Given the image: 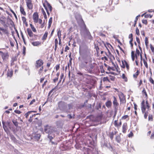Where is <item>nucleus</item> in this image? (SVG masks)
<instances>
[{
  "label": "nucleus",
  "mask_w": 154,
  "mask_h": 154,
  "mask_svg": "<svg viewBox=\"0 0 154 154\" xmlns=\"http://www.w3.org/2000/svg\"><path fill=\"white\" fill-rule=\"evenodd\" d=\"M47 6L48 7V8L49 10L51 12L52 11V7L51 6L49 3H48Z\"/></svg>",
  "instance_id": "31"
},
{
  "label": "nucleus",
  "mask_w": 154,
  "mask_h": 154,
  "mask_svg": "<svg viewBox=\"0 0 154 154\" xmlns=\"http://www.w3.org/2000/svg\"><path fill=\"white\" fill-rule=\"evenodd\" d=\"M110 137L111 140H112L113 138V134H111L110 135Z\"/></svg>",
  "instance_id": "59"
},
{
  "label": "nucleus",
  "mask_w": 154,
  "mask_h": 154,
  "mask_svg": "<svg viewBox=\"0 0 154 154\" xmlns=\"http://www.w3.org/2000/svg\"><path fill=\"white\" fill-rule=\"evenodd\" d=\"M10 11L14 15L15 17L17 18V16L16 14H15V12L13 11L11 9Z\"/></svg>",
  "instance_id": "44"
},
{
  "label": "nucleus",
  "mask_w": 154,
  "mask_h": 154,
  "mask_svg": "<svg viewBox=\"0 0 154 154\" xmlns=\"http://www.w3.org/2000/svg\"><path fill=\"white\" fill-rule=\"evenodd\" d=\"M12 72H10V73H8V76H10L11 77L12 76Z\"/></svg>",
  "instance_id": "64"
},
{
  "label": "nucleus",
  "mask_w": 154,
  "mask_h": 154,
  "mask_svg": "<svg viewBox=\"0 0 154 154\" xmlns=\"http://www.w3.org/2000/svg\"><path fill=\"white\" fill-rule=\"evenodd\" d=\"M58 77H57L56 78H55V79H54L53 80V81H54V82H56L58 80Z\"/></svg>",
  "instance_id": "58"
},
{
  "label": "nucleus",
  "mask_w": 154,
  "mask_h": 154,
  "mask_svg": "<svg viewBox=\"0 0 154 154\" xmlns=\"http://www.w3.org/2000/svg\"><path fill=\"white\" fill-rule=\"evenodd\" d=\"M60 68V66L59 65H57L56 66V69L57 70L59 69Z\"/></svg>",
  "instance_id": "61"
},
{
  "label": "nucleus",
  "mask_w": 154,
  "mask_h": 154,
  "mask_svg": "<svg viewBox=\"0 0 154 154\" xmlns=\"http://www.w3.org/2000/svg\"><path fill=\"white\" fill-rule=\"evenodd\" d=\"M12 122L16 127H18V123L17 121L15 120H13L12 121Z\"/></svg>",
  "instance_id": "22"
},
{
  "label": "nucleus",
  "mask_w": 154,
  "mask_h": 154,
  "mask_svg": "<svg viewBox=\"0 0 154 154\" xmlns=\"http://www.w3.org/2000/svg\"><path fill=\"white\" fill-rule=\"evenodd\" d=\"M149 82L151 83L152 84H154V81L150 77L149 78Z\"/></svg>",
  "instance_id": "42"
},
{
  "label": "nucleus",
  "mask_w": 154,
  "mask_h": 154,
  "mask_svg": "<svg viewBox=\"0 0 154 154\" xmlns=\"http://www.w3.org/2000/svg\"><path fill=\"white\" fill-rule=\"evenodd\" d=\"M116 140L118 142L120 143L121 140L120 137L119 136H117L116 137Z\"/></svg>",
  "instance_id": "24"
},
{
  "label": "nucleus",
  "mask_w": 154,
  "mask_h": 154,
  "mask_svg": "<svg viewBox=\"0 0 154 154\" xmlns=\"http://www.w3.org/2000/svg\"><path fill=\"white\" fill-rule=\"evenodd\" d=\"M20 11L21 13L23 15H26V13L24 11V8L22 6H20Z\"/></svg>",
  "instance_id": "19"
},
{
  "label": "nucleus",
  "mask_w": 154,
  "mask_h": 154,
  "mask_svg": "<svg viewBox=\"0 0 154 154\" xmlns=\"http://www.w3.org/2000/svg\"><path fill=\"white\" fill-rule=\"evenodd\" d=\"M14 112L17 114H20L21 113V112L18 110H15Z\"/></svg>",
  "instance_id": "53"
},
{
  "label": "nucleus",
  "mask_w": 154,
  "mask_h": 154,
  "mask_svg": "<svg viewBox=\"0 0 154 154\" xmlns=\"http://www.w3.org/2000/svg\"><path fill=\"white\" fill-rule=\"evenodd\" d=\"M139 72L138 70L136 72L135 74H134L133 75V77L134 78H137V76L139 75Z\"/></svg>",
  "instance_id": "27"
},
{
  "label": "nucleus",
  "mask_w": 154,
  "mask_h": 154,
  "mask_svg": "<svg viewBox=\"0 0 154 154\" xmlns=\"http://www.w3.org/2000/svg\"><path fill=\"white\" fill-rule=\"evenodd\" d=\"M55 50H56L57 45L58 44V40L57 39H56L55 40Z\"/></svg>",
  "instance_id": "30"
},
{
  "label": "nucleus",
  "mask_w": 154,
  "mask_h": 154,
  "mask_svg": "<svg viewBox=\"0 0 154 154\" xmlns=\"http://www.w3.org/2000/svg\"><path fill=\"white\" fill-rule=\"evenodd\" d=\"M114 125L116 127H118V124L117 123V121L115 120L114 122Z\"/></svg>",
  "instance_id": "47"
},
{
  "label": "nucleus",
  "mask_w": 154,
  "mask_h": 154,
  "mask_svg": "<svg viewBox=\"0 0 154 154\" xmlns=\"http://www.w3.org/2000/svg\"><path fill=\"white\" fill-rule=\"evenodd\" d=\"M140 15H138L136 17V18H135V20H134V22H135V23H136L137 21V20H138V18L140 17Z\"/></svg>",
  "instance_id": "48"
},
{
  "label": "nucleus",
  "mask_w": 154,
  "mask_h": 154,
  "mask_svg": "<svg viewBox=\"0 0 154 154\" xmlns=\"http://www.w3.org/2000/svg\"><path fill=\"white\" fill-rule=\"evenodd\" d=\"M136 41H137V43L139 44H140V39H139V38L138 37H136Z\"/></svg>",
  "instance_id": "51"
},
{
  "label": "nucleus",
  "mask_w": 154,
  "mask_h": 154,
  "mask_svg": "<svg viewBox=\"0 0 154 154\" xmlns=\"http://www.w3.org/2000/svg\"><path fill=\"white\" fill-rule=\"evenodd\" d=\"M56 128L54 127L46 125L45 127V131L48 134L53 135L54 132L56 131Z\"/></svg>",
  "instance_id": "3"
},
{
  "label": "nucleus",
  "mask_w": 154,
  "mask_h": 154,
  "mask_svg": "<svg viewBox=\"0 0 154 154\" xmlns=\"http://www.w3.org/2000/svg\"><path fill=\"white\" fill-rule=\"evenodd\" d=\"M35 99H33L30 103V105L32 104L34 102H35Z\"/></svg>",
  "instance_id": "63"
},
{
  "label": "nucleus",
  "mask_w": 154,
  "mask_h": 154,
  "mask_svg": "<svg viewBox=\"0 0 154 154\" xmlns=\"http://www.w3.org/2000/svg\"><path fill=\"white\" fill-rule=\"evenodd\" d=\"M26 49V48L25 47V46H23V53L24 54H25V53Z\"/></svg>",
  "instance_id": "50"
},
{
  "label": "nucleus",
  "mask_w": 154,
  "mask_h": 154,
  "mask_svg": "<svg viewBox=\"0 0 154 154\" xmlns=\"http://www.w3.org/2000/svg\"><path fill=\"white\" fill-rule=\"evenodd\" d=\"M146 107L147 109H149V108L150 107V106L149 105L148 101L146 100Z\"/></svg>",
  "instance_id": "36"
},
{
  "label": "nucleus",
  "mask_w": 154,
  "mask_h": 154,
  "mask_svg": "<svg viewBox=\"0 0 154 154\" xmlns=\"http://www.w3.org/2000/svg\"><path fill=\"white\" fill-rule=\"evenodd\" d=\"M142 93L143 94H144L146 96H147V94H146V91L145 89H143L142 91Z\"/></svg>",
  "instance_id": "52"
},
{
  "label": "nucleus",
  "mask_w": 154,
  "mask_h": 154,
  "mask_svg": "<svg viewBox=\"0 0 154 154\" xmlns=\"http://www.w3.org/2000/svg\"><path fill=\"white\" fill-rule=\"evenodd\" d=\"M54 134H53V135H51V134H48V138L50 139V141H51V140L53 138V136H54Z\"/></svg>",
  "instance_id": "28"
},
{
  "label": "nucleus",
  "mask_w": 154,
  "mask_h": 154,
  "mask_svg": "<svg viewBox=\"0 0 154 154\" xmlns=\"http://www.w3.org/2000/svg\"><path fill=\"white\" fill-rule=\"evenodd\" d=\"M128 117V116L127 115H125L122 117V119H125L127 118Z\"/></svg>",
  "instance_id": "45"
},
{
  "label": "nucleus",
  "mask_w": 154,
  "mask_h": 154,
  "mask_svg": "<svg viewBox=\"0 0 154 154\" xmlns=\"http://www.w3.org/2000/svg\"><path fill=\"white\" fill-rule=\"evenodd\" d=\"M122 64H125V66H126L127 69L128 70L129 69V65L126 61L125 60H122Z\"/></svg>",
  "instance_id": "16"
},
{
  "label": "nucleus",
  "mask_w": 154,
  "mask_h": 154,
  "mask_svg": "<svg viewBox=\"0 0 154 154\" xmlns=\"http://www.w3.org/2000/svg\"><path fill=\"white\" fill-rule=\"evenodd\" d=\"M64 76V75L63 74H62L60 75V79L59 80V81L58 83V84L60 83L61 82L62 79L63 78Z\"/></svg>",
  "instance_id": "34"
},
{
  "label": "nucleus",
  "mask_w": 154,
  "mask_h": 154,
  "mask_svg": "<svg viewBox=\"0 0 154 154\" xmlns=\"http://www.w3.org/2000/svg\"><path fill=\"white\" fill-rule=\"evenodd\" d=\"M3 128L5 131L7 132L8 131V128L11 129L12 128V124L9 122H2Z\"/></svg>",
  "instance_id": "4"
},
{
  "label": "nucleus",
  "mask_w": 154,
  "mask_h": 154,
  "mask_svg": "<svg viewBox=\"0 0 154 154\" xmlns=\"http://www.w3.org/2000/svg\"><path fill=\"white\" fill-rule=\"evenodd\" d=\"M144 103L145 102L144 100H143L141 103V110L143 113H144L146 110V106L144 104Z\"/></svg>",
  "instance_id": "11"
},
{
  "label": "nucleus",
  "mask_w": 154,
  "mask_h": 154,
  "mask_svg": "<svg viewBox=\"0 0 154 154\" xmlns=\"http://www.w3.org/2000/svg\"><path fill=\"white\" fill-rule=\"evenodd\" d=\"M27 31L28 34L30 37H32L34 35L35 38V39H36V35H33L32 32L30 29L29 28L27 29Z\"/></svg>",
  "instance_id": "10"
},
{
  "label": "nucleus",
  "mask_w": 154,
  "mask_h": 154,
  "mask_svg": "<svg viewBox=\"0 0 154 154\" xmlns=\"http://www.w3.org/2000/svg\"><path fill=\"white\" fill-rule=\"evenodd\" d=\"M48 35V33L47 32H45V34L44 35L43 37H42V40H45L47 38V36Z\"/></svg>",
  "instance_id": "21"
},
{
  "label": "nucleus",
  "mask_w": 154,
  "mask_h": 154,
  "mask_svg": "<svg viewBox=\"0 0 154 154\" xmlns=\"http://www.w3.org/2000/svg\"><path fill=\"white\" fill-rule=\"evenodd\" d=\"M30 26L31 27V28L32 29V30L34 32H36V30L35 29V28L31 24H30Z\"/></svg>",
  "instance_id": "25"
},
{
  "label": "nucleus",
  "mask_w": 154,
  "mask_h": 154,
  "mask_svg": "<svg viewBox=\"0 0 154 154\" xmlns=\"http://www.w3.org/2000/svg\"><path fill=\"white\" fill-rule=\"evenodd\" d=\"M127 128V125L126 123H124L122 126V132L125 133L126 132V130Z\"/></svg>",
  "instance_id": "12"
},
{
  "label": "nucleus",
  "mask_w": 154,
  "mask_h": 154,
  "mask_svg": "<svg viewBox=\"0 0 154 154\" xmlns=\"http://www.w3.org/2000/svg\"><path fill=\"white\" fill-rule=\"evenodd\" d=\"M122 77L123 79H124L125 80L126 79H127L125 77V75L124 74H122Z\"/></svg>",
  "instance_id": "60"
},
{
  "label": "nucleus",
  "mask_w": 154,
  "mask_h": 154,
  "mask_svg": "<svg viewBox=\"0 0 154 154\" xmlns=\"http://www.w3.org/2000/svg\"><path fill=\"white\" fill-rule=\"evenodd\" d=\"M150 48L152 52L154 53V48L151 45Z\"/></svg>",
  "instance_id": "62"
},
{
  "label": "nucleus",
  "mask_w": 154,
  "mask_h": 154,
  "mask_svg": "<svg viewBox=\"0 0 154 154\" xmlns=\"http://www.w3.org/2000/svg\"><path fill=\"white\" fill-rule=\"evenodd\" d=\"M104 146L109 148L111 151L113 149L112 147L111 146L110 144L109 143H105L104 144Z\"/></svg>",
  "instance_id": "13"
},
{
  "label": "nucleus",
  "mask_w": 154,
  "mask_h": 154,
  "mask_svg": "<svg viewBox=\"0 0 154 154\" xmlns=\"http://www.w3.org/2000/svg\"><path fill=\"white\" fill-rule=\"evenodd\" d=\"M131 56L133 61H134L135 58L134 54V51H132L131 53Z\"/></svg>",
  "instance_id": "26"
},
{
  "label": "nucleus",
  "mask_w": 154,
  "mask_h": 154,
  "mask_svg": "<svg viewBox=\"0 0 154 154\" xmlns=\"http://www.w3.org/2000/svg\"><path fill=\"white\" fill-rule=\"evenodd\" d=\"M103 80L104 82L106 81H108L109 82V79H108V78L107 77H104L103 78Z\"/></svg>",
  "instance_id": "40"
},
{
  "label": "nucleus",
  "mask_w": 154,
  "mask_h": 154,
  "mask_svg": "<svg viewBox=\"0 0 154 154\" xmlns=\"http://www.w3.org/2000/svg\"><path fill=\"white\" fill-rule=\"evenodd\" d=\"M43 66L41 67V68L38 70V73L39 74H40L42 72V71L43 70Z\"/></svg>",
  "instance_id": "37"
},
{
  "label": "nucleus",
  "mask_w": 154,
  "mask_h": 154,
  "mask_svg": "<svg viewBox=\"0 0 154 154\" xmlns=\"http://www.w3.org/2000/svg\"><path fill=\"white\" fill-rule=\"evenodd\" d=\"M43 61L41 60H37L36 62V64L35 65L36 68H38L42 66H43Z\"/></svg>",
  "instance_id": "6"
},
{
  "label": "nucleus",
  "mask_w": 154,
  "mask_h": 154,
  "mask_svg": "<svg viewBox=\"0 0 154 154\" xmlns=\"http://www.w3.org/2000/svg\"><path fill=\"white\" fill-rule=\"evenodd\" d=\"M149 120V121H152V116L151 115H149L148 116Z\"/></svg>",
  "instance_id": "33"
},
{
  "label": "nucleus",
  "mask_w": 154,
  "mask_h": 154,
  "mask_svg": "<svg viewBox=\"0 0 154 154\" xmlns=\"http://www.w3.org/2000/svg\"><path fill=\"white\" fill-rule=\"evenodd\" d=\"M142 23H144L146 25L147 24V21L146 20H142Z\"/></svg>",
  "instance_id": "46"
},
{
  "label": "nucleus",
  "mask_w": 154,
  "mask_h": 154,
  "mask_svg": "<svg viewBox=\"0 0 154 154\" xmlns=\"http://www.w3.org/2000/svg\"><path fill=\"white\" fill-rule=\"evenodd\" d=\"M145 44L146 46V47H147L148 46V45L149 44V42H148V38L147 37H146L145 38Z\"/></svg>",
  "instance_id": "23"
},
{
  "label": "nucleus",
  "mask_w": 154,
  "mask_h": 154,
  "mask_svg": "<svg viewBox=\"0 0 154 154\" xmlns=\"http://www.w3.org/2000/svg\"><path fill=\"white\" fill-rule=\"evenodd\" d=\"M144 113V117L145 119H146L147 116H148V112H145Z\"/></svg>",
  "instance_id": "43"
},
{
  "label": "nucleus",
  "mask_w": 154,
  "mask_h": 154,
  "mask_svg": "<svg viewBox=\"0 0 154 154\" xmlns=\"http://www.w3.org/2000/svg\"><path fill=\"white\" fill-rule=\"evenodd\" d=\"M133 133L132 132H131L130 134H128V137H131L133 136Z\"/></svg>",
  "instance_id": "56"
},
{
  "label": "nucleus",
  "mask_w": 154,
  "mask_h": 154,
  "mask_svg": "<svg viewBox=\"0 0 154 154\" xmlns=\"http://www.w3.org/2000/svg\"><path fill=\"white\" fill-rule=\"evenodd\" d=\"M82 59L83 60V61L81 60L80 57L79 58V60L81 62L79 65L80 67L82 68H85L88 69H89L90 67L91 69H92L93 67L91 63V60L90 57L87 55H83L82 56Z\"/></svg>",
  "instance_id": "1"
},
{
  "label": "nucleus",
  "mask_w": 154,
  "mask_h": 154,
  "mask_svg": "<svg viewBox=\"0 0 154 154\" xmlns=\"http://www.w3.org/2000/svg\"><path fill=\"white\" fill-rule=\"evenodd\" d=\"M0 55L2 56V59L4 60L8 56V53H5L0 51Z\"/></svg>",
  "instance_id": "9"
},
{
  "label": "nucleus",
  "mask_w": 154,
  "mask_h": 154,
  "mask_svg": "<svg viewBox=\"0 0 154 154\" xmlns=\"http://www.w3.org/2000/svg\"><path fill=\"white\" fill-rule=\"evenodd\" d=\"M67 116L69 119H71L73 118V117L71 116V114H68L67 115Z\"/></svg>",
  "instance_id": "57"
},
{
  "label": "nucleus",
  "mask_w": 154,
  "mask_h": 154,
  "mask_svg": "<svg viewBox=\"0 0 154 154\" xmlns=\"http://www.w3.org/2000/svg\"><path fill=\"white\" fill-rule=\"evenodd\" d=\"M143 62L145 67L147 68H148V65L146 62L145 61L144 59H143Z\"/></svg>",
  "instance_id": "32"
},
{
  "label": "nucleus",
  "mask_w": 154,
  "mask_h": 154,
  "mask_svg": "<svg viewBox=\"0 0 154 154\" xmlns=\"http://www.w3.org/2000/svg\"><path fill=\"white\" fill-rule=\"evenodd\" d=\"M136 33L138 35H140L139 30L137 28L136 29Z\"/></svg>",
  "instance_id": "35"
},
{
  "label": "nucleus",
  "mask_w": 154,
  "mask_h": 154,
  "mask_svg": "<svg viewBox=\"0 0 154 154\" xmlns=\"http://www.w3.org/2000/svg\"><path fill=\"white\" fill-rule=\"evenodd\" d=\"M44 6L45 7V9H46V11H47V14H48V15L49 16V15H50V13H49V12L48 11L46 7H45V6L44 5Z\"/></svg>",
  "instance_id": "54"
},
{
  "label": "nucleus",
  "mask_w": 154,
  "mask_h": 154,
  "mask_svg": "<svg viewBox=\"0 0 154 154\" xmlns=\"http://www.w3.org/2000/svg\"><path fill=\"white\" fill-rule=\"evenodd\" d=\"M61 31L60 30H59L57 32V35L58 37V38H60V37L61 36Z\"/></svg>",
  "instance_id": "38"
},
{
  "label": "nucleus",
  "mask_w": 154,
  "mask_h": 154,
  "mask_svg": "<svg viewBox=\"0 0 154 154\" xmlns=\"http://www.w3.org/2000/svg\"><path fill=\"white\" fill-rule=\"evenodd\" d=\"M113 99L114 100L113 101V103L114 106V107L115 108L116 112L117 111V106L119 105V103L117 102V101L116 98L115 97H113Z\"/></svg>",
  "instance_id": "7"
},
{
  "label": "nucleus",
  "mask_w": 154,
  "mask_h": 154,
  "mask_svg": "<svg viewBox=\"0 0 154 154\" xmlns=\"http://www.w3.org/2000/svg\"><path fill=\"white\" fill-rule=\"evenodd\" d=\"M81 35L85 38H87L88 39H91L92 36L90 33L87 29L85 24H84L81 29Z\"/></svg>",
  "instance_id": "2"
},
{
  "label": "nucleus",
  "mask_w": 154,
  "mask_h": 154,
  "mask_svg": "<svg viewBox=\"0 0 154 154\" xmlns=\"http://www.w3.org/2000/svg\"><path fill=\"white\" fill-rule=\"evenodd\" d=\"M11 139L15 143H19L18 141L16 139L13 135H12L11 136Z\"/></svg>",
  "instance_id": "15"
},
{
  "label": "nucleus",
  "mask_w": 154,
  "mask_h": 154,
  "mask_svg": "<svg viewBox=\"0 0 154 154\" xmlns=\"http://www.w3.org/2000/svg\"><path fill=\"white\" fill-rule=\"evenodd\" d=\"M52 17H51L50 18L48 22V24H49V25L50 24H51L52 23Z\"/></svg>",
  "instance_id": "41"
},
{
  "label": "nucleus",
  "mask_w": 154,
  "mask_h": 154,
  "mask_svg": "<svg viewBox=\"0 0 154 154\" xmlns=\"http://www.w3.org/2000/svg\"><path fill=\"white\" fill-rule=\"evenodd\" d=\"M40 136L41 135L40 134H34V135L33 136V137L36 140H38L40 139Z\"/></svg>",
  "instance_id": "18"
},
{
  "label": "nucleus",
  "mask_w": 154,
  "mask_h": 154,
  "mask_svg": "<svg viewBox=\"0 0 154 154\" xmlns=\"http://www.w3.org/2000/svg\"><path fill=\"white\" fill-rule=\"evenodd\" d=\"M22 20L24 23L27 24V23L26 22V19L25 17H22Z\"/></svg>",
  "instance_id": "29"
},
{
  "label": "nucleus",
  "mask_w": 154,
  "mask_h": 154,
  "mask_svg": "<svg viewBox=\"0 0 154 154\" xmlns=\"http://www.w3.org/2000/svg\"><path fill=\"white\" fill-rule=\"evenodd\" d=\"M27 8L29 9L33 8V5L31 0H25Z\"/></svg>",
  "instance_id": "5"
},
{
  "label": "nucleus",
  "mask_w": 154,
  "mask_h": 154,
  "mask_svg": "<svg viewBox=\"0 0 154 154\" xmlns=\"http://www.w3.org/2000/svg\"><path fill=\"white\" fill-rule=\"evenodd\" d=\"M112 104V102L110 100L108 101L106 103V105L108 108L110 107L111 106Z\"/></svg>",
  "instance_id": "17"
},
{
  "label": "nucleus",
  "mask_w": 154,
  "mask_h": 154,
  "mask_svg": "<svg viewBox=\"0 0 154 154\" xmlns=\"http://www.w3.org/2000/svg\"><path fill=\"white\" fill-rule=\"evenodd\" d=\"M38 16L37 13H34L33 15V19L34 20V22L37 23L38 22Z\"/></svg>",
  "instance_id": "8"
},
{
  "label": "nucleus",
  "mask_w": 154,
  "mask_h": 154,
  "mask_svg": "<svg viewBox=\"0 0 154 154\" xmlns=\"http://www.w3.org/2000/svg\"><path fill=\"white\" fill-rule=\"evenodd\" d=\"M69 109H70L72 108V105L71 104H69L68 105Z\"/></svg>",
  "instance_id": "55"
},
{
  "label": "nucleus",
  "mask_w": 154,
  "mask_h": 154,
  "mask_svg": "<svg viewBox=\"0 0 154 154\" xmlns=\"http://www.w3.org/2000/svg\"><path fill=\"white\" fill-rule=\"evenodd\" d=\"M32 112H35V111H29L27 113L25 114V116L26 118H27L28 116H29Z\"/></svg>",
  "instance_id": "20"
},
{
  "label": "nucleus",
  "mask_w": 154,
  "mask_h": 154,
  "mask_svg": "<svg viewBox=\"0 0 154 154\" xmlns=\"http://www.w3.org/2000/svg\"><path fill=\"white\" fill-rule=\"evenodd\" d=\"M152 17V15L148 14H146L144 16V17L146 18H147L149 17H150V18H151Z\"/></svg>",
  "instance_id": "39"
},
{
  "label": "nucleus",
  "mask_w": 154,
  "mask_h": 154,
  "mask_svg": "<svg viewBox=\"0 0 154 154\" xmlns=\"http://www.w3.org/2000/svg\"><path fill=\"white\" fill-rule=\"evenodd\" d=\"M115 77L114 76H110V79L112 81H113L115 80Z\"/></svg>",
  "instance_id": "49"
},
{
  "label": "nucleus",
  "mask_w": 154,
  "mask_h": 154,
  "mask_svg": "<svg viewBox=\"0 0 154 154\" xmlns=\"http://www.w3.org/2000/svg\"><path fill=\"white\" fill-rule=\"evenodd\" d=\"M31 44L34 46H37L41 44V42L39 41H35L32 42Z\"/></svg>",
  "instance_id": "14"
}]
</instances>
